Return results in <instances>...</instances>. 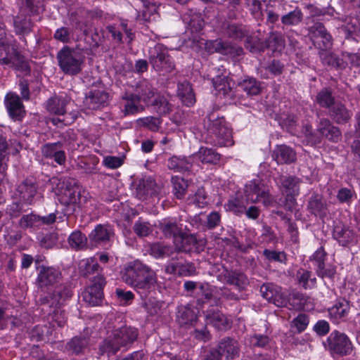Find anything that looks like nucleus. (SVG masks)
Returning a JSON list of instances; mask_svg holds the SVG:
<instances>
[{"label": "nucleus", "mask_w": 360, "mask_h": 360, "mask_svg": "<svg viewBox=\"0 0 360 360\" xmlns=\"http://www.w3.org/2000/svg\"><path fill=\"white\" fill-rule=\"evenodd\" d=\"M122 278L127 285L132 288L142 297H146L154 290L157 283L155 272L139 260L126 264Z\"/></svg>", "instance_id": "nucleus-1"}, {"label": "nucleus", "mask_w": 360, "mask_h": 360, "mask_svg": "<svg viewBox=\"0 0 360 360\" xmlns=\"http://www.w3.org/2000/svg\"><path fill=\"white\" fill-rule=\"evenodd\" d=\"M138 337L139 331L136 328L123 326L115 328L110 335L101 343L100 352L102 354H107L108 356H111L116 354L122 349L124 351H127Z\"/></svg>", "instance_id": "nucleus-2"}, {"label": "nucleus", "mask_w": 360, "mask_h": 360, "mask_svg": "<svg viewBox=\"0 0 360 360\" xmlns=\"http://www.w3.org/2000/svg\"><path fill=\"white\" fill-rule=\"evenodd\" d=\"M0 65L18 71L25 75L30 74V66L28 60L21 54L14 44H9L6 40L1 41Z\"/></svg>", "instance_id": "nucleus-3"}, {"label": "nucleus", "mask_w": 360, "mask_h": 360, "mask_svg": "<svg viewBox=\"0 0 360 360\" xmlns=\"http://www.w3.org/2000/svg\"><path fill=\"white\" fill-rule=\"evenodd\" d=\"M210 142L219 146H228L233 144L232 131L223 117L215 116L212 112L205 121Z\"/></svg>", "instance_id": "nucleus-4"}, {"label": "nucleus", "mask_w": 360, "mask_h": 360, "mask_svg": "<svg viewBox=\"0 0 360 360\" xmlns=\"http://www.w3.org/2000/svg\"><path fill=\"white\" fill-rule=\"evenodd\" d=\"M58 66L65 75H77L83 68L85 56L77 49L65 46L57 53Z\"/></svg>", "instance_id": "nucleus-5"}, {"label": "nucleus", "mask_w": 360, "mask_h": 360, "mask_svg": "<svg viewBox=\"0 0 360 360\" xmlns=\"http://www.w3.org/2000/svg\"><path fill=\"white\" fill-rule=\"evenodd\" d=\"M325 347L332 355L346 356L350 354L354 349L349 338L344 333L335 330L326 339Z\"/></svg>", "instance_id": "nucleus-6"}, {"label": "nucleus", "mask_w": 360, "mask_h": 360, "mask_svg": "<svg viewBox=\"0 0 360 360\" xmlns=\"http://www.w3.org/2000/svg\"><path fill=\"white\" fill-rule=\"evenodd\" d=\"M244 192L252 203L262 202L265 207H270L275 202L269 188L259 180L254 179L246 184Z\"/></svg>", "instance_id": "nucleus-7"}, {"label": "nucleus", "mask_w": 360, "mask_h": 360, "mask_svg": "<svg viewBox=\"0 0 360 360\" xmlns=\"http://www.w3.org/2000/svg\"><path fill=\"white\" fill-rule=\"evenodd\" d=\"M80 195L79 188L76 186L75 181H63V186L58 194V200L62 205L65 207V212L68 214H71L75 211L76 207L80 203Z\"/></svg>", "instance_id": "nucleus-8"}, {"label": "nucleus", "mask_w": 360, "mask_h": 360, "mask_svg": "<svg viewBox=\"0 0 360 360\" xmlns=\"http://www.w3.org/2000/svg\"><path fill=\"white\" fill-rule=\"evenodd\" d=\"M148 60L157 72H171L175 67L167 48L162 44H157L150 50Z\"/></svg>", "instance_id": "nucleus-9"}, {"label": "nucleus", "mask_w": 360, "mask_h": 360, "mask_svg": "<svg viewBox=\"0 0 360 360\" xmlns=\"http://www.w3.org/2000/svg\"><path fill=\"white\" fill-rule=\"evenodd\" d=\"M301 179L295 176H282L279 179V188L285 195V207L291 210L296 205V197L300 195Z\"/></svg>", "instance_id": "nucleus-10"}, {"label": "nucleus", "mask_w": 360, "mask_h": 360, "mask_svg": "<svg viewBox=\"0 0 360 360\" xmlns=\"http://www.w3.org/2000/svg\"><path fill=\"white\" fill-rule=\"evenodd\" d=\"M37 284L42 290H49L56 288L63 278L59 269L41 265L37 268Z\"/></svg>", "instance_id": "nucleus-11"}, {"label": "nucleus", "mask_w": 360, "mask_h": 360, "mask_svg": "<svg viewBox=\"0 0 360 360\" xmlns=\"http://www.w3.org/2000/svg\"><path fill=\"white\" fill-rule=\"evenodd\" d=\"M105 283V279L103 276L98 275L94 277L92 284L82 292L84 301L91 306L100 304L103 296V288Z\"/></svg>", "instance_id": "nucleus-12"}, {"label": "nucleus", "mask_w": 360, "mask_h": 360, "mask_svg": "<svg viewBox=\"0 0 360 360\" xmlns=\"http://www.w3.org/2000/svg\"><path fill=\"white\" fill-rule=\"evenodd\" d=\"M309 37L319 49H328L332 45V37L321 22H315L309 28Z\"/></svg>", "instance_id": "nucleus-13"}, {"label": "nucleus", "mask_w": 360, "mask_h": 360, "mask_svg": "<svg viewBox=\"0 0 360 360\" xmlns=\"http://www.w3.org/2000/svg\"><path fill=\"white\" fill-rule=\"evenodd\" d=\"M262 297L278 307H285L288 300L280 287L272 284H263L260 288Z\"/></svg>", "instance_id": "nucleus-14"}, {"label": "nucleus", "mask_w": 360, "mask_h": 360, "mask_svg": "<svg viewBox=\"0 0 360 360\" xmlns=\"http://www.w3.org/2000/svg\"><path fill=\"white\" fill-rule=\"evenodd\" d=\"M214 94L220 98L231 100L234 97L233 83L226 76L219 75L212 79Z\"/></svg>", "instance_id": "nucleus-15"}, {"label": "nucleus", "mask_w": 360, "mask_h": 360, "mask_svg": "<svg viewBox=\"0 0 360 360\" xmlns=\"http://www.w3.org/2000/svg\"><path fill=\"white\" fill-rule=\"evenodd\" d=\"M9 116L15 120H21L25 115L24 105L20 96L13 92L8 93L4 99Z\"/></svg>", "instance_id": "nucleus-16"}, {"label": "nucleus", "mask_w": 360, "mask_h": 360, "mask_svg": "<svg viewBox=\"0 0 360 360\" xmlns=\"http://www.w3.org/2000/svg\"><path fill=\"white\" fill-rule=\"evenodd\" d=\"M214 51L228 56L235 60H238L244 54L243 49L241 46L233 45L221 39H216L211 42Z\"/></svg>", "instance_id": "nucleus-17"}, {"label": "nucleus", "mask_w": 360, "mask_h": 360, "mask_svg": "<svg viewBox=\"0 0 360 360\" xmlns=\"http://www.w3.org/2000/svg\"><path fill=\"white\" fill-rule=\"evenodd\" d=\"M215 350L220 356H224L226 359H233L239 356L240 345L237 340L226 337L220 340Z\"/></svg>", "instance_id": "nucleus-18"}, {"label": "nucleus", "mask_w": 360, "mask_h": 360, "mask_svg": "<svg viewBox=\"0 0 360 360\" xmlns=\"http://www.w3.org/2000/svg\"><path fill=\"white\" fill-rule=\"evenodd\" d=\"M349 309V302L347 300H338L328 309V317L333 323L338 324L347 319Z\"/></svg>", "instance_id": "nucleus-19"}, {"label": "nucleus", "mask_w": 360, "mask_h": 360, "mask_svg": "<svg viewBox=\"0 0 360 360\" xmlns=\"http://www.w3.org/2000/svg\"><path fill=\"white\" fill-rule=\"evenodd\" d=\"M41 153L45 158L53 159L60 165H64L66 162V155L63 150V143L60 141L46 143L41 147Z\"/></svg>", "instance_id": "nucleus-20"}, {"label": "nucleus", "mask_w": 360, "mask_h": 360, "mask_svg": "<svg viewBox=\"0 0 360 360\" xmlns=\"http://www.w3.org/2000/svg\"><path fill=\"white\" fill-rule=\"evenodd\" d=\"M204 313L207 324L218 330H226L229 328V322L227 317L217 307H212Z\"/></svg>", "instance_id": "nucleus-21"}, {"label": "nucleus", "mask_w": 360, "mask_h": 360, "mask_svg": "<svg viewBox=\"0 0 360 360\" xmlns=\"http://www.w3.org/2000/svg\"><path fill=\"white\" fill-rule=\"evenodd\" d=\"M72 296L70 288L64 285L55 290L53 295L41 298L40 302L42 304H48L50 307L58 308L68 298Z\"/></svg>", "instance_id": "nucleus-22"}, {"label": "nucleus", "mask_w": 360, "mask_h": 360, "mask_svg": "<svg viewBox=\"0 0 360 360\" xmlns=\"http://www.w3.org/2000/svg\"><path fill=\"white\" fill-rule=\"evenodd\" d=\"M307 209L311 214L320 218L325 217L328 212L326 200L319 193L311 195L308 200Z\"/></svg>", "instance_id": "nucleus-23"}, {"label": "nucleus", "mask_w": 360, "mask_h": 360, "mask_svg": "<svg viewBox=\"0 0 360 360\" xmlns=\"http://www.w3.org/2000/svg\"><path fill=\"white\" fill-rule=\"evenodd\" d=\"M108 94L101 90H94L89 93L84 100V106L89 110H98L104 107L108 101Z\"/></svg>", "instance_id": "nucleus-24"}, {"label": "nucleus", "mask_w": 360, "mask_h": 360, "mask_svg": "<svg viewBox=\"0 0 360 360\" xmlns=\"http://www.w3.org/2000/svg\"><path fill=\"white\" fill-rule=\"evenodd\" d=\"M328 115L335 123L344 124L349 122L353 116V112L342 103L337 102L330 108Z\"/></svg>", "instance_id": "nucleus-25"}, {"label": "nucleus", "mask_w": 360, "mask_h": 360, "mask_svg": "<svg viewBox=\"0 0 360 360\" xmlns=\"http://www.w3.org/2000/svg\"><path fill=\"white\" fill-rule=\"evenodd\" d=\"M272 159L278 164H291L297 159L295 151L286 145H277L271 155Z\"/></svg>", "instance_id": "nucleus-26"}, {"label": "nucleus", "mask_w": 360, "mask_h": 360, "mask_svg": "<svg viewBox=\"0 0 360 360\" xmlns=\"http://www.w3.org/2000/svg\"><path fill=\"white\" fill-rule=\"evenodd\" d=\"M317 131L323 137L334 143H337L341 137L340 129L334 126L327 118L320 120L317 127Z\"/></svg>", "instance_id": "nucleus-27"}, {"label": "nucleus", "mask_w": 360, "mask_h": 360, "mask_svg": "<svg viewBox=\"0 0 360 360\" xmlns=\"http://www.w3.org/2000/svg\"><path fill=\"white\" fill-rule=\"evenodd\" d=\"M175 249L178 252H200L201 248L196 237L192 234H182L179 240L174 242Z\"/></svg>", "instance_id": "nucleus-28"}, {"label": "nucleus", "mask_w": 360, "mask_h": 360, "mask_svg": "<svg viewBox=\"0 0 360 360\" xmlns=\"http://www.w3.org/2000/svg\"><path fill=\"white\" fill-rule=\"evenodd\" d=\"M121 99L123 102L122 112L124 115H134L143 110V108L140 105V101H141L140 97L135 94L124 92L122 95Z\"/></svg>", "instance_id": "nucleus-29"}, {"label": "nucleus", "mask_w": 360, "mask_h": 360, "mask_svg": "<svg viewBox=\"0 0 360 360\" xmlns=\"http://www.w3.org/2000/svg\"><path fill=\"white\" fill-rule=\"evenodd\" d=\"M106 30L111 34L112 39L118 43L122 42V31L129 39V43L134 38V33L132 32L131 29L128 27L127 20H122L119 25H108Z\"/></svg>", "instance_id": "nucleus-30"}, {"label": "nucleus", "mask_w": 360, "mask_h": 360, "mask_svg": "<svg viewBox=\"0 0 360 360\" xmlns=\"http://www.w3.org/2000/svg\"><path fill=\"white\" fill-rule=\"evenodd\" d=\"M194 162V156L188 157L174 155L168 160L167 166L169 169L176 172L190 171Z\"/></svg>", "instance_id": "nucleus-31"}, {"label": "nucleus", "mask_w": 360, "mask_h": 360, "mask_svg": "<svg viewBox=\"0 0 360 360\" xmlns=\"http://www.w3.org/2000/svg\"><path fill=\"white\" fill-rule=\"evenodd\" d=\"M158 226L166 238H173L174 243L179 240V236L182 234L181 229L172 219H164L160 221Z\"/></svg>", "instance_id": "nucleus-32"}, {"label": "nucleus", "mask_w": 360, "mask_h": 360, "mask_svg": "<svg viewBox=\"0 0 360 360\" xmlns=\"http://www.w3.org/2000/svg\"><path fill=\"white\" fill-rule=\"evenodd\" d=\"M333 238L342 246H348L356 243L355 233L352 230L345 226H335L333 231Z\"/></svg>", "instance_id": "nucleus-33"}, {"label": "nucleus", "mask_w": 360, "mask_h": 360, "mask_svg": "<svg viewBox=\"0 0 360 360\" xmlns=\"http://www.w3.org/2000/svg\"><path fill=\"white\" fill-rule=\"evenodd\" d=\"M177 96L182 103L187 107H191L195 103V94L191 84L188 82L178 84Z\"/></svg>", "instance_id": "nucleus-34"}, {"label": "nucleus", "mask_w": 360, "mask_h": 360, "mask_svg": "<svg viewBox=\"0 0 360 360\" xmlns=\"http://www.w3.org/2000/svg\"><path fill=\"white\" fill-rule=\"evenodd\" d=\"M134 91L135 94L146 103H148L155 94V88L146 79L138 82L134 86Z\"/></svg>", "instance_id": "nucleus-35"}, {"label": "nucleus", "mask_w": 360, "mask_h": 360, "mask_svg": "<svg viewBox=\"0 0 360 360\" xmlns=\"http://www.w3.org/2000/svg\"><path fill=\"white\" fill-rule=\"evenodd\" d=\"M112 229L107 226L98 224L90 233V240L96 245L105 243L112 235Z\"/></svg>", "instance_id": "nucleus-36"}, {"label": "nucleus", "mask_w": 360, "mask_h": 360, "mask_svg": "<svg viewBox=\"0 0 360 360\" xmlns=\"http://www.w3.org/2000/svg\"><path fill=\"white\" fill-rule=\"evenodd\" d=\"M136 195L141 200H145L148 196L155 194V182L151 178L143 179L137 185Z\"/></svg>", "instance_id": "nucleus-37"}, {"label": "nucleus", "mask_w": 360, "mask_h": 360, "mask_svg": "<svg viewBox=\"0 0 360 360\" xmlns=\"http://www.w3.org/2000/svg\"><path fill=\"white\" fill-rule=\"evenodd\" d=\"M195 158H198L201 162L205 164H217L221 158L220 154L215 150L207 147H200L197 153L193 155Z\"/></svg>", "instance_id": "nucleus-38"}, {"label": "nucleus", "mask_w": 360, "mask_h": 360, "mask_svg": "<svg viewBox=\"0 0 360 360\" xmlns=\"http://www.w3.org/2000/svg\"><path fill=\"white\" fill-rule=\"evenodd\" d=\"M284 69V65L278 60H272L266 66H261L257 68V73L264 79L269 78V72L271 75L276 77L281 75Z\"/></svg>", "instance_id": "nucleus-39"}, {"label": "nucleus", "mask_w": 360, "mask_h": 360, "mask_svg": "<svg viewBox=\"0 0 360 360\" xmlns=\"http://www.w3.org/2000/svg\"><path fill=\"white\" fill-rule=\"evenodd\" d=\"M183 20L188 26L192 32H199L204 27V21L199 13L192 10L183 15Z\"/></svg>", "instance_id": "nucleus-40"}, {"label": "nucleus", "mask_w": 360, "mask_h": 360, "mask_svg": "<svg viewBox=\"0 0 360 360\" xmlns=\"http://www.w3.org/2000/svg\"><path fill=\"white\" fill-rule=\"evenodd\" d=\"M68 103V100L65 97H52L47 101L46 109L50 113L62 115L66 112L65 107Z\"/></svg>", "instance_id": "nucleus-41"}, {"label": "nucleus", "mask_w": 360, "mask_h": 360, "mask_svg": "<svg viewBox=\"0 0 360 360\" xmlns=\"http://www.w3.org/2000/svg\"><path fill=\"white\" fill-rule=\"evenodd\" d=\"M174 248L163 243H153L149 245L148 252L155 259H162L172 255Z\"/></svg>", "instance_id": "nucleus-42"}, {"label": "nucleus", "mask_w": 360, "mask_h": 360, "mask_svg": "<svg viewBox=\"0 0 360 360\" xmlns=\"http://www.w3.org/2000/svg\"><path fill=\"white\" fill-rule=\"evenodd\" d=\"M303 20V13L298 6H293L283 15L281 21L285 26H297Z\"/></svg>", "instance_id": "nucleus-43"}, {"label": "nucleus", "mask_w": 360, "mask_h": 360, "mask_svg": "<svg viewBox=\"0 0 360 360\" xmlns=\"http://www.w3.org/2000/svg\"><path fill=\"white\" fill-rule=\"evenodd\" d=\"M298 283L304 289H311L316 286V278L312 272L304 269H300L296 273Z\"/></svg>", "instance_id": "nucleus-44"}, {"label": "nucleus", "mask_w": 360, "mask_h": 360, "mask_svg": "<svg viewBox=\"0 0 360 360\" xmlns=\"http://www.w3.org/2000/svg\"><path fill=\"white\" fill-rule=\"evenodd\" d=\"M21 199L26 203L30 204L37 193V186L31 181L25 180L18 186Z\"/></svg>", "instance_id": "nucleus-45"}, {"label": "nucleus", "mask_w": 360, "mask_h": 360, "mask_svg": "<svg viewBox=\"0 0 360 360\" xmlns=\"http://www.w3.org/2000/svg\"><path fill=\"white\" fill-rule=\"evenodd\" d=\"M225 278L227 283L235 285L239 290H243L248 285L247 276L240 271L227 272Z\"/></svg>", "instance_id": "nucleus-46"}, {"label": "nucleus", "mask_w": 360, "mask_h": 360, "mask_svg": "<svg viewBox=\"0 0 360 360\" xmlns=\"http://www.w3.org/2000/svg\"><path fill=\"white\" fill-rule=\"evenodd\" d=\"M238 86L249 96L258 95L262 89L261 83L253 77H246L238 82Z\"/></svg>", "instance_id": "nucleus-47"}, {"label": "nucleus", "mask_w": 360, "mask_h": 360, "mask_svg": "<svg viewBox=\"0 0 360 360\" xmlns=\"http://www.w3.org/2000/svg\"><path fill=\"white\" fill-rule=\"evenodd\" d=\"M173 193L178 199H183L186 193L191 182L178 176L172 178Z\"/></svg>", "instance_id": "nucleus-48"}, {"label": "nucleus", "mask_w": 360, "mask_h": 360, "mask_svg": "<svg viewBox=\"0 0 360 360\" xmlns=\"http://www.w3.org/2000/svg\"><path fill=\"white\" fill-rule=\"evenodd\" d=\"M150 105L160 115H166L172 110V105L164 96L158 95L152 101Z\"/></svg>", "instance_id": "nucleus-49"}, {"label": "nucleus", "mask_w": 360, "mask_h": 360, "mask_svg": "<svg viewBox=\"0 0 360 360\" xmlns=\"http://www.w3.org/2000/svg\"><path fill=\"white\" fill-rule=\"evenodd\" d=\"M316 102L321 108H328L329 110L337 103L335 101V98L332 94L331 90L327 88L321 89L317 94L316 96Z\"/></svg>", "instance_id": "nucleus-50"}, {"label": "nucleus", "mask_w": 360, "mask_h": 360, "mask_svg": "<svg viewBox=\"0 0 360 360\" xmlns=\"http://www.w3.org/2000/svg\"><path fill=\"white\" fill-rule=\"evenodd\" d=\"M226 211L231 212L238 216L244 214L245 210V202L241 198L231 197L224 205Z\"/></svg>", "instance_id": "nucleus-51"}, {"label": "nucleus", "mask_w": 360, "mask_h": 360, "mask_svg": "<svg viewBox=\"0 0 360 360\" xmlns=\"http://www.w3.org/2000/svg\"><path fill=\"white\" fill-rule=\"evenodd\" d=\"M79 269L80 274L84 276H88L95 272H98L100 269V266L95 258L91 257L81 261Z\"/></svg>", "instance_id": "nucleus-52"}, {"label": "nucleus", "mask_w": 360, "mask_h": 360, "mask_svg": "<svg viewBox=\"0 0 360 360\" xmlns=\"http://www.w3.org/2000/svg\"><path fill=\"white\" fill-rule=\"evenodd\" d=\"M207 194L203 187L197 189L193 195L188 197L189 204H193L199 208H203L208 204Z\"/></svg>", "instance_id": "nucleus-53"}, {"label": "nucleus", "mask_w": 360, "mask_h": 360, "mask_svg": "<svg viewBox=\"0 0 360 360\" xmlns=\"http://www.w3.org/2000/svg\"><path fill=\"white\" fill-rule=\"evenodd\" d=\"M320 49L321 51L319 52V55L323 65L334 68H341L342 66V60L337 56L326 51L327 49Z\"/></svg>", "instance_id": "nucleus-54"}, {"label": "nucleus", "mask_w": 360, "mask_h": 360, "mask_svg": "<svg viewBox=\"0 0 360 360\" xmlns=\"http://www.w3.org/2000/svg\"><path fill=\"white\" fill-rule=\"evenodd\" d=\"M86 236L79 231H73L68 237V243L75 250H82L86 246Z\"/></svg>", "instance_id": "nucleus-55"}, {"label": "nucleus", "mask_w": 360, "mask_h": 360, "mask_svg": "<svg viewBox=\"0 0 360 360\" xmlns=\"http://www.w3.org/2000/svg\"><path fill=\"white\" fill-rule=\"evenodd\" d=\"M89 340L86 338L75 337L67 344V349L72 353L79 354L88 346Z\"/></svg>", "instance_id": "nucleus-56"}, {"label": "nucleus", "mask_w": 360, "mask_h": 360, "mask_svg": "<svg viewBox=\"0 0 360 360\" xmlns=\"http://www.w3.org/2000/svg\"><path fill=\"white\" fill-rule=\"evenodd\" d=\"M53 39L63 44H69L74 39L73 30L68 27H60L55 31Z\"/></svg>", "instance_id": "nucleus-57"}, {"label": "nucleus", "mask_w": 360, "mask_h": 360, "mask_svg": "<svg viewBox=\"0 0 360 360\" xmlns=\"http://www.w3.org/2000/svg\"><path fill=\"white\" fill-rule=\"evenodd\" d=\"M178 321L181 325H193L196 321L195 312L190 307H184L179 311L177 315Z\"/></svg>", "instance_id": "nucleus-58"}, {"label": "nucleus", "mask_w": 360, "mask_h": 360, "mask_svg": "<svg viewBox=\"0 0 360 360\" xmlns=\"http://www.w3.org/2000/svg\"><path fill=\"white\" fill-rule=\"evenodd\" d=\"M226 34L231 38L242 39L248 35L246 27L242 25L230 24L226 30Z\"/></svg>", "instance_id": "nucleus-59"}, {"label": "nucleus", "mask_w": 360, "mask_h": 360, "mask_svg": "<svg viewBox=\"0 0 360 360\" xmlns=\"http://www.w3.org/2000/svg\"><path fill=\"white\" fill-rule=\"evenodd\" d=\"M133 230L139 237H146L150 234L153 231V228L150 222L143 221L139 218L134 224Z\"/></svg>", "instance_id": "nucleus-60"}, {"label": "nucleus", "mask_w": 360, "mask_h": 360, "mask_svg": "<svg viewBox=\"0 0 360 360\" xmlns=\"http://www.w3.org/2000/svg\"><path fill=\"white\" fill-rule=\"evenodd\" d=\"M14 28L17 34H27L30 32V20L26 17L16 16L14 19Z\"/></svg>", "instance_id": "nucleus-61"}, {"label": "nucleus", "mask_w": 360, "mask_h": 360, "mask_svg": "<svg viewBox=\"0 0 360 360\" xmlns=\"http://www.w3.org/2000/svg\"><path fill=\"white\" fill-rule=\"evenodd\" d=\"M184 261V258L177 255L172 257L171 259L165 265V272L170 275H176V273L179 270L181 264H182Z\"/></svg>", "instance_id": "nucleus-62"}, {"label": "nucleus", "mask_w": 360, "mask_h": 360, "mask_svg": "<svg viewBox=\"0 0 360 360\" xmlns=\"http://www.w3.org/2000/svg\"><path fill=\"white\" fill-rule=\"evenodd\" d=\"M356 197V192L353 188H340L336 195V198L340 203H346L350 205Z\"/></svg>", "instance_id": "nucleus-63"}, {"label": "nucleus", "mask_w": 360, "mask_h": 360, "mask_svg": "<svg viewBox=\"0 0 360 360\" xmlns=\"http://www.w3.org/2000/svg\"><path fill=\"white\" fill-rule=\"evenodd\" d=\"M271 339L266 335L255 333L250 337V344L253 347L267 349L271 344Z\"/></svg>", "instance_id": "nucleus-64"}]
</instances>
